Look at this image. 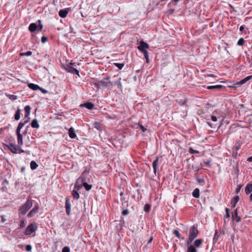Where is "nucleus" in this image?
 I'll return each mask as SVG.
<instances>
[{
  "label": "nucleus",
  "instance_id": "obj_32",
  "mask_svg": "<svg viewBox=\"0 0 252 252\" xmlns=\"http://www.w3.org/2000/svg\"><path fill=\"white\" fill-rule=\"evenodd\" d=\"M142 53L144 54V57L146 60V63H149V58L148 52L147 51H144V52H142Z\"/></svg>",
  "mask_w": 252,
  "mask_h": 252
},
{
  "label": "nucleus",
  "instance_id": "obj_21",
  "mask_svg": "<svg viewBox=\"0 0 252 252\" xmlns=\"http://www.w3.org/2000/svg\"><path fill=\"white\" fill-rule=\"evenodd\" d=\"M252 191V184H248L245 188V192L247 194H249Z\"/></svg>",
  "mask_w": 252,
  "mask_h": 252
},
{
  "label": "nucleus",
  "instance_id": "obj_14",
  "mask_svg": "<svg viewBox=\"0 0 252 252\" xmlns=\"http://www.w3.org/2000/svg\"><path fill=\"white\" fill-rule=\"evenodd\" d=\"M68 12V11L67 9H61L59 12V15L62 18H65L67 16Z\"/></svg>",
  "mask_w": 252,
  "mask_h": 252
},
{
  "label": "nucleus",
  "instance_id": "obj_26",
  "mask_svg": "<svg viewBox=\"0 0 252 252\" xmlns=\"http://www.w3.org/2000/svg\"><path fill=\"white\" fill-rule=\"evenodd\" d=\"M21 110L18 108L14 115V119L15 120L18 121L20 118Z\"/></svg>",
  "mask_w": 252,
  "mask_h": 252
},
{
  "label": "nucleus",
  "instance_id": "obj_50",
  "mask_svg": "<svg viewBox=\"0 0 252 252\" xmlns=\"http://www.w3.org/2000/svg\"><path fill=\"white\" fill-rule=\"evenodd\" d=\"M48 40V38L46 36H43L42 37H41V42L42 43H45V42H46Z\"/></svg>",
  "mask_w": 252,
  "mask_h": 252
},
{
  "label": "nucleus",
  "instance_id": "obj_7",
  "mask_svg": "<svg viewBox=\"0 0 252 252\" xmlns=\"http://www.w3.org/2000/svg\"><path fill=\"white\" fill-rule=\"evenodd\" d=\"M88 173L87 172V171L83 172V173L81 174V176L77 179L78 182H81V183L86 182Z\"/></svg>",
  "mask_w": 252,
  "mask_h": 252
},
{
  "label": "nucleus",
  "instance_id": "obj_16",
  "mask_svg": "<svg viewBox=\"0 0 252 252\" xmlns=\"http://www.w3.org/2000/svg\"><path fill=\"white\" fill-rule=\"evenodd\" d=\"M68 134L70 138L74 139L76 137L74 128L71 127L68 130Z\"/></svg>",
  "mask_w": 252,
  "mask_h": 252
},
{
  "label": "nucleus",
  "instance_id": "obj_63",
  "mask_svg": "<svg viewBox=\"0 0 252 252\" xmlns=\"http://www.w3.org/2000/svg\"><path fill=\"white\" fill-rule=\"evenodd\" d=\"M247 160L249 162L252 161V156L248 158Z\"/></svg>",
  "mask_w": 252,
  "mask_h": 252
},
{
  "label": "nucleus",
  "instance_id": "obj_27",
  "mask_svg": "<svg viewBox=\"0 0 252 252\" xmlns=\"http://www.w3.org/2000/svg\"><path fill=\"white\" fill-rule=\"evenodd\" d=\"M17 136V141L18 144L20 146H22L23 144V137L22 134H18Z\"/></svg>",
  "mask_w": 252,
  "mask_h": 252
},
{
  "label": "nucleus",
  "instance_id": "obj_64",
  "mask_svg": "<svg viewBox=\"0 0 252 252\" xmlns=\"http://www.w3.org/2000/svg\"><path fill=\"white\" fill-rule=\"evenodd\" d=\"M244 28H244V26H241L240 27V31L241 32L243 31H244Z\"/></svg>",
  "mask_w": 252,
  "mask_h": 252
},
{
  "label": "nucleus",
  "instance_id": "obj_25",
  "mask_svg": "<svg viewBox=\"0 0 252 252\" xmlns=\"http://www.w3.org/2000/svg\"><path fill=\"white\" fill-rule=\"evenodd\" d=\"M71 194H72V196H73L74 199H79V198L80 197V195H79V194L77 190H76L75 189H73L72 191Z\"/></svg>",
  "mask_w": 252,
  "mask_h": 252
},
{
  "label": "nucleus",
  "instance_id": "obj_43",
  "mask_svg": "<svg viewBox=\"0 0 252 252\" xmlns=\"http://www.w3.org/2000/svg\"><path fill=\"white\" fill-rule=\"evenodd\" d=\"M218 238H219V235L218 234V233L216 231V233L214 235V237L213 238V243H216L218 240Z\"/></svg>",
  "mask_w": 252,
  "mask_h": 252
},
{
  "label": "nucleus",
  "instance_id": "obj_23",
  "mask_svg": "<svg viewBox=\"0 0 252 252\" xmlns=\"http://www.w3.org/2000/svg\"><path fill=\"white\" fill-rule=\"evenodd\" d=\"M31 126L33 128H38L39 125L38 123L37 120L36 119H33L31 123Z\"/></svg>",
  "mask_w": 252,
  "mask_h": 252
},
{
  "label": "nucleus",
  "instance_id": "obj_4",
  "mask_svg": "<svg viewBox=\"0 0 252 252\" xmlns=\"http://www.w3.org/2000/svg\"><path fill=\"white\" fill-rule=\"evenodd\" d=\"M38 226L36 223H32L27 227L25 234L26 235H30L32 233L35 232Z\"/></svg>",
  "mask_w": 252,
  "mask_h": 252
},
{
  "label": "nucleus",
  "instance_id": "obj_1",
  "mask_svg": "<svg viewBox=\"0 0 252 252\" xmlns=\"http://www.w3.org/2000/svg\"><path fill=\"white\" fill-rule=\"evenodd\" d=\"M197 227V224H194L189 228L188 232L189 237L188 240H187V241L189 242V244L192 243V241L198 236L199 234V231L198 230ZM186 233L188 234L187 232Z\"/></svg>",
  "mask_w": 252,
  "mask_h": 252
},
{
  "label": "nucleus",
  "instance_id": "obj_45",
  "mask_svg": "<svg viewBox=\"0 0 252 252\" xmlns=\"http://www.w3.org/2000/svg\"><path fill=\"white\" fill-rule=\"evenodd\" d=\"M62 252H70V248L68 247L65 246L63 248Z\"/></svg>",
  "mask_w": 252,
  "mask_h": 252
},
{
  "label": "nucleus",
  "instance_id": "obj_54",
  "mask_svg": "<svg viewBox=\"0 0 252 252\" xmlns=\"http://www.w3.org/2000/svg\"><path fill=\"white\" fill-rule=\"evenodd\" d=\"M0 221L2 223H4L6 221V219L4 218L3 216H0Z\"/></svg>",
  "mask_w": 252,
  "mask_h": 252
},
{
  "label": "nucleus",
  "instance_id": "obj_38",
  "mask_svg": "<svg viewBox=\"0 0 252 252\" xmlns=\"http://www.w3.org/2000/svg\"><path fill=\"white\" fill-rule=\"evenodd\" d=\"M144 209L145 212H149L151 210V206L147 204L145 205Z\"/></svg>",
  "mask_w": 252,
  "mask_h": 252
},
{
  "label": "nucleus",
  "instance_id": "obj_22",
  "mask_svg": "<svg viewBox=\"0 0 252 252\" xmlns=\"http://www.w3.org/2000/svg\"><path fill=\"white\" fill-rule=\"evenodd\" d=\"M37 29V25L35 23H32L29 27V30L31 32H34Z\"/></svg>",
  "mask_w": 252,
  "mask_h": 252
},
{
  "label": "nucleus",
  "instance_id": "obj_28",
  "mask_svg": "<svg viewBox=\"0 0 252 252\" xmlns=\"http://www.w3.org/2000/svg\"><path fill=\"white\" fill-rule=\"evenodd\" d=\"M199 195V189L198 188H196L192 192V196L195 198H198Z\"/></svg>",
  "mask_w": 252,
  "mask_h": 252
},
{
  "label": "nucleus",
  "instance_id": "obj_5",
  "mask_svg": "<svg viewBox=\"0 0 252 252\" xmlns=\"http://www.w3.org/2000/svg\"><path fill=\"white\" fill-rule=\"evenodd\" d=\"M98 85L99 87L111 88L112 87L113 83L109 80V78L107 77L98 81Z\"/></svg>",
  "mask_w": 252,
  "mask_h": 252
},
{
  "label": "nucleus",
  "instance_id": "obj_29",
  "mask_svg": "<svg viewBox=\"0 0 252 252\" xmlns=\"http://www.w3.org/2000/svg\"><path fill=\"white\" fill-rule=\"evenodd\" d=\"M173 234H174L178 238L182 240H184V238L181 237V234L179 231L177 229H174L173 231Z\"/></svg>",
  "mask_w": 252,
  "mask_h": 252
},
{
  "label": "nucleus",
  "instance_id": "obj_61",
  "mask_svg": "<svg viewBox=\"0 0 252 252\" xmlns=\"http://www.w3.org/2000/svg\"><path fill=\"white\" fill-rule=\"evenodd\" d=\"M124 192L123 191H121V193H120V196L121 197V199H124V198L123 197V196H124Z\"/></svg>",
  "mask_w": 252,
  "mask_h": 252
},
{
  "label": "nucleus",
  "instance_id": "obj_51",
  "mask_svg": "<svg viewBox=\"0 0 252 252\" xmlns=\"http://www.w3.org/2000/svg\"><path fill=\"white\" fill-rule=\"evenodd\" d=\"M139 127H140V129L143 132H144L147 130V129L143 125L139 124Z\"/></svg>",
  "mask_w": 252,
  "mask_h": 252
},
{
  "label": "nucleus",
  "instance_id": "obj_37",
  "mask_svg": "<svg viewBox=\"0 0 252 252\" xmlns=\"http://www.w3.org/2000/svg\"><path fill=\"white\" fill-rule=\"evenodd\" d=\"M94 127L95 128H96L97 130H100V128H101V127H100L99 123L98 122H95L94 123Z\"/></svg>",
  "mask_w": 252,
  "mask_h": 252
},
{
  "label": "nucleus",
  "instance_id": "obj_13",
  "mask_svg": "<svg viewBox=\"0 0 252 252\" xmlns=\"http://www.w3.org/2000/svg\"><path fill=\"white\" fill-rule=\"evenodd\" d=\"M81 106H84L89 110L92 109L94 107V104L91 102H87L84 104H82Z\"/></svg>",
  "mask_w": 252,
  "mask_h": 252
},
{
  "label": "nucleus",
  "instance_id": "obj_19",
  "mask_svg": "<svg viewBox=\"0 0 252 252\" xmlns=\"http://www.w3.org/2000/svg\"><path fill=\"white\" fill-rule=\"evenodd\" d=\"M83 186V183H81V182H78V180H76V182L74 185V189L76 190H80Z\"/></svg>",
  "mask_w": 252,
  "mask_h": 252
},
{
  "label": "nucleus",
  "instance_id": "obj_11",
  "mask_svg": "<svg viewBox=\"0 0 252 252\" xmlns=\"http://www.w3.org/2000/svg\"><path fill=\"white\" fill-rule=\"evenodd\" d=\"M8 147L9 149V150L14 154H17V151H18V148L17 147V146L14 144L12 143H9V145L8 146Z\"/></svg>",
  "mask_w": 252,
  "mask_h": 252
},
{
  "label": "nucleus",
  "instance_id": "obj_48",
  "mask_svg": "<svg viewBox=\"0 0 252 252\" xmlns=\"http://www.w3.org/2000/svg\"><path fill=\"white\" fill-rule=\"evenodd\" d=\"M32 249V247L31 245H28L26 246V250L27 251L30 252L31 251Z\"/></svg>",
  "mask_w": 252,
  "mask_h": 252
},
{
  "label": "nucleus",
  "instance_id": "obj_18",
  "mask_svg": "<svg viewBox=\"0 0 252 252\" xmlns=\"http://www.w3.org/2000/svg\"><path fill=\"white\" fill-rule=\"evenodd\" d=\"M232 219L233 221H235L237 222L241 221V217L238 215L236 211H235L234 213H232Z\"/></svg>",
  "mask_w": 252,
  "mask_h": 252
},
{
  "label": "nucleus",
  "instance_id": "obj_49",
  "mask_svg": "<svg viewBox=\"0 0 252 252\" xmlns=\"http://www.w3.org/2000/svg\"><path fill=\"white\" fill-rule=\"evenodd\" d=\"M225 211H226V218H229L230 217V214L229 212V209L227 208H225Z\"/></svg>",
  "mask_w": 252,
  "mask_h": 252
},
{
  "label": "nucleus",
  "instance_id": "obj_3",
  "mask_svg": "<svg viewBox=\"0 0 252 252\" xmlns=\"http://www.w3.org/2000/svg\"><path fill=\"white\" fill-rule=\"evenodd\" d=\"M32 205V200L28 199L19 209V214L25 215Z\"/></svg>",
  "mask_w": 252,
  "mask_h": 252
},
{
  "label": "nucleus",
  "instance_id": "obj_33",
  "mask_svg": "<svg viewBox=\"0 0 252 252\" xmlns=\"http://www.w3.org/2000/svg\"><path fill=\"white\" fill-rule=\"evenodd\" d=\"M6 95L9 99H10L12 100H15L17 99V96L14 94H6Z\"/></svg>",
  "mask_w": 252,
  "mask_h": 252
},
{
  "label": "nucleus",
  "instance_id": "obj_44",
  "mask_svg": "<svg viewBox=\"0 0 252 252\" xmlns=\"http://www.w3.org/2000/svg\"><path fill=\"white\" fill-rule=\"evenodd\" d=\"M189 152L191 154H198L199 153V152L198 151H197V150H193L192 149V148H190L189 149Z\"/></svg>",
  "mask_w": 252,
  "mask_h": 252
},
{
  "label": "nucleus",
  "instance_id": "obj_59",
  "mask_svg": "<svg viewBox=\"0 0 252 252\" xmlns=\"http://www.w3.org/2000/svg\"><path fill=\"white\" fill-rule=\"evenodd\" d=\"M38 90H40L41 92H42L43 94H46L47 93V91L46 90L42 88H40V89H38Z\"/></svg>",
  "mask_w": 252,
  "mask_h": 252
},
{
  "label": "nucleus",
  "instance_id": "obj_60",
  "mask_svg": "<svg viewBox=\"0 0 252 252\" xmlns=\"http://www.w3.org/2000/svg\"><path fill=\"white\" fill-rule=\"evenodd\" d=\"M241 189V187H240V186H238V187H237L236 189V192L238 193L240 191Z\"/></svg>",
  "mask_w": 252,
  "mask_h": 252
},
{
  "label": "nucleus",
  "instance_id": "obj_30",
  "mask_svg": "<svg viewBox=\"0 0 252 252\" xmlns=\"http://www.w3.org/2000/svg\"><path fill=\"white\" fill-rule=\"evenodd\" d=\"M38 166L36 162L33 160L30 163V167L32 170L35 169Z\"/></svg>",
  "mask_w": 252,
  "mask_h": 252
},
{
  "label": "nucleus",
  "instance_id": "obj_53",
  "mask_svg": "<svg viewBox=\"0 0 252 252\" xmlns=\"http://www.w3.org/2000/svg\"><path fill=\"white\" fill-rule=\"evenodd\" d=\"M211 120H212L213 122H216V121H217V117H216V116H214V115L211 116Z\"/></svg>",
  "mask_w": 252,
  "mask_h": 252
},
{
  "label": "nucleus",
  "instance_id": "obj_10",
  "mask_svg": "<svg viewBox=\"0 0 252 252\" xmlns=\"http://www.w3.org/2000/svg\"><path fill=\"white\" fill-rule=\"evenodd\" d=\"M38 209H39L38 205H35L34 207H33V208L32 210H31V211L29 213V214H28V216L29 217H33L34 215V214L37 212Z\"/></svg>",
  "mask_w": 252,
  "mask_h": 252
},
{
  "label": "nucleus",
  "instance_id": "obj_15",
  "mask_svg": "<svg viewBox=\"0 0 252 252\" xmlns=\"http://www.w3.org/2000/svg\"><path fill=\"white\" fill-rule=\"evenodd\" d=\"M203 243V240L201 239H196L195 240V241L193 243V246L195 247V248L196 249L197 248H199Z\"/></svg>",
  "mask_w": 252,
  "mask_h": 252
},
{
  "label": "nucleus",
  "instance_id": "obj_41",
  "mask_svg": "<svg viewBox=\"0 0 252 252\" xmlns=\"http://www.w3.org/2000/svg\"><path fill=\"white\" fill-rule=\"evenodd\" d=\"M115 66H116L118 68H119L120 69H121L123 68V67L124 66V63H114Z\"/></svg>",
  "mask_w": 252,
  "mask_h": 252
},
{
  "label": "nucleus",
  "instance_id": "obj_35",
  "mask_svg": "<svg viewBox=\"0 0 252 252\" xmlns=\"http://www.w3.org/2000/svg\"><path fill=\"white\" fill-rule=\"evenodd\" d=\"M26 225V221L25 220L23 219L21 220L19 224V227L20 228L25 227Z\"/></svg>",
  "mask_w": 252,
  "mask_h": 252
},
{
  "label": "nucleus",
  "instance_id": "obj_31",
  "mask_svg": "<svg viewBox=\"0 0 252 252\" xmlns=\"http://www.w3.org/2000/svg\"><path fill=\"white\" fill-rule=\"evenodd\" d=\"M121 78H119V79L114 82V85H117L119 89H122V85L121 82Z\"/></svg>",
  "mask_w": 252,
  "mask_h": 252
},
{
  "label": "nucleus",
  "instance_id": "obj_20",
  "mask_svg": "<svg viewBox=\"0 0 252 252\" xmlns=\"http://www.w3.org/2000/svg\"><path fill=\"white\" fill-rule=\"evenodd\" d=\"M28 86L29 88L34 91H36L38 90V89H40V87L38 85L33 83H29Z\"/></svg>",
  "mask_w": 252,
  "mask_h": 252
},
{
  "label": "nucleus",
  "instance_id": "obj_6",
  "mask_svg": "<svg viewBox=\"0 0 252 252\" xmlns=\"http://www.w3.org/2000/svg\"><path fill=\"white\" fill-rule=\"evenodd\" d=\"M149 48V44L143 40L140 42V45L137 47L138 50L141 52H144V51H147L146 49H148Z\"/></svg>",
  "mask_w": 252,
  "mask_h": 252
},
{
  "label": "nucleus",
  "instance_id": "obj_55",
  "mask_svg": "<svg viewBox=\"0 0 252 252\" xmlns=\"http://www.w3.org/2000/svg\"><path fill=\"white\" fill-rule=\"evenodd\" d=\"M246 82H247L246 80L245 79V78H244L243 79H242V80H241L239 82V84L241 85H242V84H245Z\"/></svg>",
  "mask_w": 252,
  "mask_h": 252
},
{
  "label": "nucleus",
  "instance_id": "obj_17",
  "mask_svg": "<svg viewBox=\"0 0 252 252\" xmlns=\"http://www.w3.org/2000/svg\"><path fill=\"white\" fill-rule=\"evenodd\" d=\"M239 200V197L238 196H235L234 198H233L231 202V207L235 208Z\"/></svg>",
  "mask_w": 252,
  "mask_h": 252
},
{
  "label": "nucleus",
  "instance_id": "obj_52",
  "mask_svg": "<svg viewBox=\"0 0 252 252\" xmlns=\"http://www.w3.org/2000/svg\"><path fill=\"white\" fill-rule=\"evenodd\" d=\"M21 129V128H19L18 126L17 127V129L16 130V133L17 135L21 134L20 133Z\"/></svg>",
  "mask_w": 252,
  "mask_h": 252
},
{
  "label": "nucleus",
  "instance_id": "obj_58",
  "mask_svg": "<svg viewBox=\"0 0 252 252\" xmlns=\"http://www.w3.org/2000/svg\"><path fill=\"white\" fill-rule=\"evenodd\" d=\"M197 181L199 183H204V180L203 179L197 178Z\"/></svg>",
  "mask_w": 252,
  "mask_h": 252
},
{
  "label": "nucleus",
  "instance_id": "obj_9",
  "mask_svg": "<svg viewBox=\"0 0 252 252\" xmlns=\"http://www.w3.org/2000/svg\"><path fill=\"white\" fill-rule=\"evenodd\" d=\"M187 252H197L196 249L191 243L189 244V242L187 241Z\"/></svg>",
  "mask_w": 252,
  "mask_h": 252
},
{
  "label": "nucleus",
  "instance_id": "obj_39",
  "mask_svg": "<svg viewBox=\"0 0 252 252\" xmlns=\"http://www.w3.org/2000/svg\"><path fill=\"white\" fill-rule=\"evenodd\" d=\"M244 43H245V40H244V38H241L238 40V41L237 42V45L239 46H242L244 45Z\"/></svg>",
  "mask_w": 252,
  "mask_h": 252
},
{
  "label": "nucleus",
  "instance_id": "obj_42",
  "mask_svg": "<svg viewBox=\"0 0 252 252\" xmlns=\"http://www.w3.org/2000/svg\"><path fill=\"white\" fill-rule=\"evenodd\" d=\"M28 122V121L26 120L24 122H21L19 123L18 126L19 127V128H22L26 124H27Z\"/></svg>",
  "mask_w": 252,
  "mask_h": 252
},
{
  "label": "nucleus",
  "instance_id": "obj_46",
  "mask_svg": "<svg viewBox=\"0 0 252 252\" xmlns=\"http://www.w3.org/2000/svg\"><path fill=\"white\" fill-rule=\"evenodd\" d=\"M38 22L39 23L38 30V31H41L42 30V28H43V25L41 24V21L40 20H39L38 21Z\"/></svg>",
  "mask_w": 252,
  "mask_h": 252
},
{
  "label": "nucleus",
  "instance_id": "obj_40",
  "mask_svg": "<svg viewBox=\"0 0 252 252\" xmlns=\"http://www.w3.org/2000/svg\"><path fill=\"white\" fill-rule=\"evenodd\" d=\"M31 109V107L29 105H27L24 108V110H25L26 113L30 114Z\"/></svg>",
  "mask_w": 252,
  "mask_h": 252
},
{
  "label": "nucleus",
  "instance_id": "obj_24",
  "mask_svg": "<svg viewBox=\"0 0 252 252\" xmlns=\"http://www.w3.org/2000/svg\"><path fill=\"white\" fill-rule=\"evenodd\" d=\"M223 87V86L221 85H217L214 86H208L207 87V89L208 90L212 89H220Z\"/></svg>",
  "mask_w": 252,
  "mask_h": 252
},
{
  "label": "nucleus",
  "instance_id": "obj_34",
  "mask_svg": "<svg viewBox=\"0 0 252 252\" xmlns=\"http://www.w3.org/2000/svg\"><path fill=\"white\" fill-rule=\"evenodd\" d=\"M83 186L85 187V189L87 191H89L92 189V185H89L87 183V182L83 183Z\"/></svg>",
  "mask_w": 252,
  "mask_h": 252
},
{
  "label": "nucleus",
  "instance_id": "obj_56",
  "mask_svg": "<svg viewBox=\"0 0 252 252\" xmlns=\"http://www.w3.org/2000/svg\"><path fill=\"white\" fill-rule=\"evenodd\" d=\"M22 153H24V151L19 147L18 148L17 153L21 154Z\"/></svg>",
  "mask_w": 252,
  "mask_h": 252
},
{
  "label": "nucleus",
  "instance_id": "obj_2",
  "mask_svg": "<svg viewBox=\"0 0 252 252\" xmlns=\"http://www.w3.org/2000/svg\"><path fill=\"white\" fill-rule=\"evenodd\" d=\"M79 65V63H70L69 64H66L64 68L67 72L79 75V71L77 69V66Z\"/></svg>",
  "mask_w": 252,
  "mask_h": 252
},
{
  "label": "nucleus",
  "instance_id": "obj_47",
  "mask_svg": "<svg viewBox=\"0 0 252 252\" xmlns=\"http://www.w3.org/2000/svg\"><path fill=\"white\" fill-rule=\"evenodd\" d=\"M129 211L127 209L124 210L122 212V215L124 216L127 215L129 214Z\"/></svg>",
  "mask_w": 252,
  "mask_h": 252
},
{
  "label": "nucleus",
  "instance_id": "obj_57",
  "mask_svg": "<svg viewBox=\"0 0 252 252\" xmlns=\"http://www.w3.org/2000/svg\"><path fill=\"white\" fill-rule=\"evenodd\" d=\"M252 78V75H250V76H248L245 77V79L247 82L248 81H249V80H250Z\"/></svg>",
  "mask_w": 252,
  "mask_h": 252
},
{
  "label": "nucleus",
  "instance_id": "obj_36",
  "mask_svg": "<svg viewBox=\"0 0 252 252\" xmlns=\"http://www.w3.org/2000/svg\"><path fill=\"white\" fill-rule=\"evenodd\" d=\"M32 54V52L31 51H27V52H24V53H21L20 55L21 56H30Z\"/></svg>",
  "mask_w": 252,
  "mask_h": 252
},
{
  "label": "nucleus",
  "instance_id": "obj_12",
  "mask_svg": "<svg viewBox=\"0 0 252 252\" xmlns=\"http://www.w3.org/2000/svg\"><path fill=\"white\" fill-rule=\"evenodd\" d=\"M158 164V158L157 157L156 158L153 162V164H152L153 167L154 169V172L155 175H156V173H157Z\"/></svg>",
  "mask_w": 252,
  "mask_h": 252
},
{
  "label": "nucleus",
  "instance_id": "obj_62",
  "mask_svg": "<svg viewBox=\"0 0 252 252\" xmlns=\"http://www.w3.org/2000/svg\"><path fill=\"white\" fill-rule=\"evenodd\" d=\"M153 239V237H151L150 238V239H149V240L148 241V242H147V244H149L151 243L152 242V241Z\"/></svg>",
  "mask_w": 252,
  "mask_h": 252
},
{
  "label": "nucleus",
  "instance_id": "obj_8",
  "mask_svg": "<svg viewBox=\"0 0 252 252\" xmlns=\"http://www.w3.org/2000/svg\"><path fill=\"white\" fill-rule=\"evenodd\" d=\"M65 208L66 214L69 215L71 211V204L69 202V198L68 196L65 198Z\"/></svg>",
  "mask_w": 252,
  "mask_h": 252
}]
</instances>
